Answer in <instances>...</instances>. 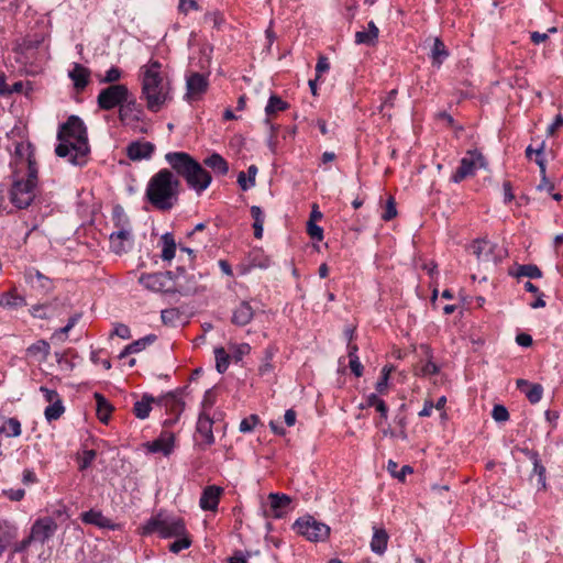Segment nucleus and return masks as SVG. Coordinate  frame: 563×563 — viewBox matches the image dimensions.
<instances>
[{
	"mask_svg": "<svg viewBox=\"0 0 563 563\" xmlns=\"http://www.w3.org/2000/svg\"><path fill=\"white\" fill-rule=\"evenodd\" d=\"M57 139L59 144L55 153L59 157H68V162L75 166H82L87 162L90 152L87 129L82 120L71 115L60 126Z\"/></svg>",
	"mask_w": 563,
	"mask_h": 563,
	"instance_id": "nucleus-1",
	"label": "nucleus"
},
{
	"mask_svg": "<svg viewBox=\"0 0 563 563\" xmlns=\"http://www.w3.org/2000/svg\"><path fill=\"white\" fill-rule=\"evenodd\" d=\"M180 181L172 170L163 168L153 175L147 184L145 196L148 202L158 210H170L177 202Z\"/></svg>",
	"mask_w": 563,
	"mask_h": 563,
	"instance_id": "nucleus-2",
	"label": "nucleus"
},
{
	"mask_svg": "<svg viewBox=\"0 0 563 563\" xmlns=\"http://www.w3.org/2000/svg\"><path fill=\"white\" fill-rule=\"evenodd\" d=\"M158 60H150L142 69V97L152 112H157L169 99V82L161 71Z\"/></svg>",
	"mask_w": 563,
	"mask_h": 563,
	"instance_id": "nucleus-3",
	"label": "nucleus"
},
{
	"mask_svg": "<svg viewBox=\"0 0 563 563\" xmlns=\"http://www.w3.org/2000/svg\"><path fill=\"white\" fill-rule=\"evenodd\" d=\"M186 530L183 518L168 515L164 511L152 516L141 527L142 536L158 533V536L164 539L178 538V536H184Z\"/></svg>",
	"mask_w": 563,
	"mask_h": 563,
	"instance_id": "nucleus-4",
	"label": "nucleus"
},
{
	"mask_svg": "<svg viewBox=\"0 0 563 563\" xmlns=\"http://www.w3.org/2000/svg\"><path fill=\"white\" fill-rule=\"evenodd\" d=\"M486 165L487 162L478 150H468L466 155L461 159L460 166L452 175L451 180L459 184L465 178L474 176L478 168H486Z\"/></svg>",
	"mask_w": 563,
	"mask_h": 563,
	"instance_id": "nucleus-5",
	"label": "nucleus"
},
{
	"mask_svg": "<svg viewBox=\"0 0 563 563\" xmlns=\"http://www.w3.org/2000/svg\"><path fill=\"white\" fill-rule=\"evenodd\" d=\"M294 529L311 542L324 541L330 534V527L311 516L296 520Z\"/></svg>",
	"mask_w": 563,
	"mask_h": 563,
	"instance_id": "nucleus-6",
	"label": "nucleus"
},
{
	"mask_svg": "<svg viewBox=\"0 0 563 563\" xmlns=\"http://www.w3.org/2000/svg\"><path fill=\"white\" fill-rule=\"evenodd\" d=\"M128 97H130L128 87L122 84H114L99 92L97 103L100 109L109 111L126 101Z\"/></svg>",
	"mask_w": 563,
	"mask_h": 563,
	"instance_id": "nucleus-7",
	"label": "nucleus"
},
{
	"mask_svg": "<svg viewBox=\"0 0 563 563\" xmlns=\"http://www.w3.org/2000/svg\"><path fill=\"white\" fill-rule=\"evenodd\" d=\"M144 288L155 292H173L175 285L172 278V273H153L142 274L139 278Z\"/></svg>",
	"mask_w": 563,
	"mask_h": 563,
	"instance_id": "nucleus-8",
	"label": "nucleus"
},
{
	"mask_svg": "<svg viewBox=\"0 0 563 563\" xmlns=\"http://www.w3.org/2000/svg\"><path fill=\"white\" fill-rule=\"evenodd\" d=\"M35 198V187L24 181V179H16L13 181L10 189V200L19 209L27 208Z\"/></svg>",
	"mask_w": 563,
	"mask_h": 563,
	"instance_id": "nucleus-9",
	"label": "nucleus"
},
{
	"mask_svg": "<svg viewBox=\"0 0 563 563\" xmlns=\"http://www.w3.org/2000/svg\"><path fill=\"white\" fill-rule=\"evenodd\" d=\"M58 525L56 520L49 516L37 518L30 529L31 539L34 542L44 544L56 533Z\"/></svg>",
	"mask_w": 563,
	"mask_h": 563,
	"instance_id": "nucleus-10",
	"label": "nucleus"
},
{
	"mask_svg": "<svg viewBox=\"0 0 563 563\" xmlns=\"http://www.w3.org/2000/svg\"><path fill=\"white\" fill-rule=\"evenodd\" d=\"M156 404L164 407L167 411L175 415V418L165 420V426H172L174 424L180 413L184 410L185 401L183 399V391L176 390L168 393L159 398L156 399Z\"/></svg>",
	"mask_w": 563,
	"mask_h": 563,
	"instance_id": "nucleus-11",
	"label": "nucleus"
},
{
	"mask_svg": "<svg viewBox=\"0 0 563 563\" xmlns=\"http://www.w3.org/2000/svg\"><path fill=\"white\" fill-rule=\"evenodd\" d=\"M188 173L189 174L185 176V180L187 185L197 194L205 191L211 184L212 178L210 173L205 169L198 162H196V166L190 168Z\"/></svg>",
	"mask_w": 563,
	"mask_h": 563,
	"instance_id": "nucleus-12",
	"label": "nucleus"
},
{
	"mask_svg": "<svg viewBox=\"0 0 563 563\" xmlns=\"http://www.w3.org/2000/svg\"><path fill=\"white\" fill-rule=\"evenodd\" d=\"M269 506L264 508L265 517L283 518L290 509L291 498L286 494L271 493Z\"/></svg>",
	"mask_w": 563,
	"mask_h": 563,
	"instance_id": "nucleus-13",
	"label": "nucleus"
},
{
	"mask_svg": "<svg viewBox=\"0 0 563 563\" xmlns=\"http://www.w3.org/2000/svg\"><path fill=\"white\" fill-rule=\"evenodd\" d=\"M166 162L177 173L185 178L190 168L196 166V159L185 152H169L165 155Z\"/></svg>",
	"mask_w": 563,
	"mask_h": 563,
	"instance_id": "nucleus-14",
	"label": "nucleus"
},
{
	"mask_svg": "<svg viewBox=\"0 0 563 563\" xmlns=\"http://www.w3.org/2000/svg\"><path fill=\"white\" fill-rule=\"evenodd\" d=\"M213 420L205 412L199 415L196 432L201 438L198 445L202 449L210 446L214 443V437L212 432Z\"/></svg>",
	"mask_w": 563,
	"mask_h": 563,
	"instance_id": "nucleus-15",
	"label": "nucleus"
},
{
	"mask_svg": "<svg viewBox=\"0 0 563 563\" xmlns=\"http://www.w3.org/2000/svg\"><path fill=\"white\" fill-rule=\"evenodd\" d=\"M155 146L151 142L135 141L126 147V155L132 161L147 159L152 156Z\"/></svg>",
	"mask_w": 563,
	"mask_h": 563,
	"instance_id": "nucleus-16",
	"label": "nucleus"
},
{
	"mask_svg": "<svg viewBox=\"0 0 563 563\" xmlns=\"http://www.w3.org/2000/svg\"><path fill=\"white\" fill-rule=\"evenodd\" d=\"M223 489L216 485L207 486L200 497L199 505L203 510L214 511L218 508Z\"/></svg>",
	"mask_w": 563,
	"mask_h": 563,
	"instance_id": "nucleus-17",
	"label": "nucleus"
},
{
	"mask_svg": "<svg viewBox=\"0 0 563 563\" xmlns=\"http://www.w3.org/2000/svg\"><path fill=\"white\" fill-rule=\"evenodd\" d=\"M174 440V433L164 431L156 440L147 443V450L152 453L162 452L164 455H168L173 451Z\"/></svg>",
	"mask_w": 563,
	"mask_h": 563,
	"instance_id": "nucleus-18",
	"label": "nucleus"
},
{
	"mask_svg": "<svg viewBox=\"0 0 563 563\" xmlns=\"http://www.w3.org/2000/svg\"><path fill=\"white\" fill-rule=\"evenodd\" d=\"M254 317V310L249 301H242L234 310L232 314V323L239 327L249 324Z\"/></svg>",
	"mask_w": 563,
	"mask_h": 563,
	"instance_id": "nucleus-19",
	"label": "nucleus"
},
{
	"mask_svg": "<svg viewBox=\"0 0 563 563\" xmlns=\"http://www.w3.org/2000/svg\"><path fill=\"white\" fill-rule=\"evenodd\" d=\"M208 80L199 74L194 73L187 78V96L188 98H196L207 90Z\"/></svg>",
	"mask_w": 563,
	"mask_h": 563,
	"instance_id": "nucleus-20",
	"label": "nucleus"
},
{
	"mask_svg": "<svg viewBox=\"0 0 563 563\" xmlns=\"http://www.w3.org/2000/svg\"><path fill=\"white\" fill-rule=\"evenodd\" d=\"M141 109L136 103V100L131 96L126 98V101L119 106V119L122 122L128 120H140Z\"/></svg>",
	"mask_w": 563,
	"mask_h": 563,
	"instance_id": "nucleus-21",
	"label": "nucleus"
},
{
	"mask_svg": "<svg viewBox=\"0 0 563 563\" xmlns=\"http://www.w3.org/2000/svg\"><path fill=\"white\" fill-rule=\"evenodd\" d=\"M18 536L15 526L8 521H0V556Z\"/></svg>",
	"mask_w": 563,
	"mask_h": 563,
	"instance_id": "nucleus-22",
	"label": "nucleus"
},
{
	"mask_svg": "<svg viewBox=\"0 0 563 563\" xmlns=\"http://www.w3.org/2000/svg\"><path fill=\"white\" fill-rule=\"evenodd\" d=\"M81 520L85 523L93 525L99 528H109V529L114 528V525L111 522V520L109 518L103 516L101 511L93 510V509L82 512Z\"/></svg>",
	"mask_w": 563,
	"mask_h": 563,
	"instance_id": "nucleus-23",
	"label": "nucleus"
},
{
	"mask_svg": "<svg viewBox=\"0 0 563 563\" xmlns=\"http://www.w3.org/2000/svg\"><path fill=\"white\" fill-rule=\"evenodd\" d=\"M69 77L74 81L75 88L77 90H82L88 85L90 70L80 64H75L73 69L69 71Z\"/></svg>",
	"mask_w": 563,
	"mask_h": 563,
	"instance_id": "nucleus-24",
	"label": "nucleus"
},
{
	"mask_svg": "<svg viewBox=\"0 0 563 563\" xmlns=\"http://www.w3.org/2000/svg\"><path fill=\"white\" fill-rule=\"evenodd\" d=\"M389 536L384 528H374V533L371 540V550L383 555L387 549Z\"/></svg>",
	"mask_w": 563,
	"mask_h": 563,
	"instance_id": "nucleus-25",
	"label": "nucleus"
},
{
	"mask_svg": "<svg viewBox=\"0 0 563 563\" xmlns=\"http://www.w3.org/2000/svg\"><path fill=\"white\" fill-rule=\"evenodd\" d=\"M530 459L533 463V470H532L530 479L533 481V478L537 477V484H536L537 488L545 489V487H547L545 467L542 465L537 452H532L530 454Z\"/></svg>",
	"mask_w": 563,
	"mask_h": 563,
	"instance_id": "nucleus-26",
	"label": "nucleus"
},
{
	"mask_svg": "<svg viewBox=\"0 0 563 563\" xmlns=\"http://www.w3.org/2000/svg\"><path fill=\"white\" fill-rule=\"evenodd\" d=\"M379 30L376 24L371 21L368 22L367 31H358L355 33V43L365 45H375L378 37Z\"/></svg>",
	"mask_w": 563,
	"mask_h": 563,
	"instance_id": "nucleus-27",
	"label": "nucleus"
},
{
	"mask_svg": "<svg viewBox=\"0 0 563 563\" xmlns=\"http://www.w3.org/2000/svg\"><path fill=\"white\" fill-rule=\"evenodd\" d=\"M156 402V398L148 394H144L140 400L134 404L133 413L139 419H146L152 410V404Z\"/></svg>",
	"mask_w": 563,
	"mask_h": 563,
	"instance_id": "nucleus-28",
	"label": "nucleus"
},
{
	"mask_svg": "<svg viewBox=\"0 0 563 563\" xmlns=\"http://www.w3.org/2000/svg\"><path fill=\"white\" fill-rule=\"evenodd\" d=\"M471 251L478 261L489 262L493 252V244L485 240H477L471 245Z\"/></svg>",
	"mask_w": 563,
	"mask_h": 563,
	"instance_id": "nucleus-29",
	"label": "nucleus"
},
{
	"mask_svg": "<svg viewBox=\"0 0 563 563\" xmlns=\"http://www.w3.org/2000/svg\"><path fill=\"white\" fill-rule=\"evenodd\" d=\"M203 164L219 175H227L229 172L228 162L218 153H213L203 159Z\"/></svg>",
	"mask_w": 563,
	"mask_h": 563,
	"instance_id": "nucleus-30",
	"label": "nucleus"
},
{
	"mask_svg": "<svg viewBox=\"0 0 563 563\" xmlns=\"http://www.w3.org/2000/svg\"><path fill=\"white\" fill-rule=\"evenodd\" d=\"M49 350L51 346L46 341L38 340L27 347L26 354L38 362H43L47 358Z\"/></svg>",
	"mask_w": 563,
	"mask_h": 563,
	"instance_id": "nucleus-31",
	"label": "nucleus"
},
{
	"mask_svg": "<svg viewBox=\"0 0 563 563\" xmlns=\"http://www.w3.org/2000/svg\"><path fill=\"white\" fill-rule=\"evenodd\" d=\"M156 335L148 334L140 340H136L132 342L131 344L126 345L125 349L120 353L119 357L123 358L129 354L139 353L142 350H144L147 345L155 342Z\"/></svg>",
	"mask_w": 563,
	"mask_h": 563,
	"instance_id": "nucleus-32",
	"label": "nucleus"
},
{
	"mask_svg": "<svg viewBox=\"0 0 563 563\" xmlns=\"http://www.w3.org/2000/svg\"><path fill=\"white\" fill-rule=\"evenodd\" d=\"M288 107L289 104L286 101L282 100L280 97H278L277 95H272L265 107V113L267 115L265 122L269 124V117L274 115L277 112L285 111L286 109H288Z\"/></svg>",
	"mask_w": 563,
	"mask_h": 563,
	"instance_id": "nucleus-33",
	"label": "nucleus"
},
{
	"mask_svg": "<svg viewBox=\"0 0 563 563\" xmlns=\"http://www.w3.org/2000/svg\"><path fill=\"white\" fill-rule=\"evenodd\" d=\"M430 56L432 59V65L438 67H440L444 59L449 56V52L444 43L439 37H435L433 41Z\"/></svg>",
	"mask_w": 563,
	"mask_h": 563,
	"instance_id": "nucleus-34",
	"label": "nucleus"
},
{
	"mask_svg": "<svg viewBox=\"0 0 563 563\" xmlns=\"http://www.w3.org/2000/svg\"><path fill=\"white\" fill-rule=\"evenodd\" d=\"M97 402V416L102 423H107L113 410L112 405L99 393L95 394Z\"/></svg>",
	"mask_w": 563,
	"mask_h": 563,
	"instance_id": "nucleus-35",
	"label": "nucleus"
},
{
	"mask_svg": "<svg viewBox=\"0 0 563 563\" xmlns=\"http://www.w3.org/2000/svg\"><path fill=\"white\" fill-rule=\"evenodd\" d=\"M162 258L163 261H172L176 253V242L170 233H165L161 238Z\"/></svg>",
	"mask_w": 563,
	"mask_h": 563,
	"instance_id": "nucleus-36",
	"label": "nucleus"
},
{
	"mask_svg": "<svg viewBox=\"0 0 563 563\" xmlns=\"http://www.w3.org/2000/svg\"><path fill=\"white\" fill-rule=\"evenodd\" d=\"M372 406H376V410L380 413L382 419H387L388 407L376 394L368 395L365 402L360 405V408L365 409Z\"/></svg>",
	"mask_w": 563,
	"mask_h": 563,
	"instance_id": "nucleus-37",
	"label": "nucleus"
},
{
	"mask_svg": "<svg viewBox=\"0 0 563 563\" xmlns=\"http://www.w3.org/2000/svg\"><path fill=\"white\" fill-rule=\"evenodd\" d=\"M25 305H26V302H25L24 297L20 296L15 291H10V292L0 295V306L1 307L13 309V308L22 307Z\"/></svg>",
	"mask_w": 563,
	"mask_h": 563,
	"instance_id": "nucleus-38",
	"label": "nucleus"
},
{
	"mask_svg": "<svg viewBox=\"0 0 563 563\" xmlns=\"http://www.w3.org/2000/svg\"><path fill=\"white\" fill-rule=\"evenodd\" d=\"M510 275L516 277H529V278H541L542 272L534 264L519 265L515 272H510Z\"/></svg>",
	"mask_w": 563,
	"mask_h": 563,
	"instance_id": "nucleus-39",
	"label": "nucleus"
},
{
	"mask_svg": "<svg viewBox=\"0 0 563 563\" xmlns=\"http://www.w3.org/2000/svg\"><path fill=\"white\" fill-rule=\"evenodd\" d=\"M251 216L254 219L253 229L254 236L256 239H262L263 236V225H264V212L258 206L251 207Z\"/></svg>",
	"mask_w": 563,
	"mask_h": 563,
	"instance_id": "nucleus-40",
	"label": "nucleus"
},
{
	"mask_svg": "<svg viewBox=\"0 0 563 563\" xmlns=\"http://www.w3.org/2000/svg\"><path fill=\"white\" fill-rule=\"evenodd\" d=\"M387 471L390 473V475L401 482L405 481L407 474H411L413 472L412 467L409 465H404L401 468H398V464L389 460L387 463Z\"/></svg>",
	"mask_w": 563,
	"mask_h": 563,
	"instance_id": "nucleus-41",
	"label": "nucleus"
},
{
	"mask_svg": "<svg viewBox=\"0 0 563 563\" xmlns=\"http://www.w3.org/2000/svg\"><path fill=\"white\" fill-rule=\"evenodd\" d=\"M0 433L7 437H19L21 434V423L16 418H9L1 427Z\"/></svg>",
	"mask_w": 563,
	"mask_h": 563,
	"instance_id": "nucleus-42",
	"label": "nucleus"
},
{
	"mask_svg": "<svg viewBox=\"0 0 563 563\" xmlns=\"http://www.w3.org/2000/svg\"><path fill=\"white\" fill-rule=\"evenodd\" d=\"M65 411V408L63 406V401L62 399L60 400H56L55 402H52L49 404L45 411H44V415H45V418L47 421H54V420H57L58 418H60V416L64 413Z\"/></svg>",
	"mask_w": 563,
	"mask_h": 563,
	"instance_id": "nucleus-43",
	"label": "nucleus"
},
{
	"mask_svg": "<svg viewBox=\"0 0 563 563\" xmlns=\"http://www.w3.org/2000/svg\"><path fill=\"white\" fill-rule=\"evenodd\" d=\"M216 367L219 373H224L229 367V354L224 347H217L214 350Z\"/></svg>",
	"mask_w": 563,
	"mask_h": 563,
	"instance_id": "nucleus-44",
	"label": "nucleus"
},
{
	"mask_svg": "<svg viewBox=\"0 0 563 563\" xmlns=\"http://www.w3.org/2000/svg\"><path fill=\"white\" fill-rule=\"evenodd\" d=\"M176 540L169 544V551L177 554L180 551L188 549L191 545V539L186 531L184 536H178V538H175Z\"/></svg>",
	"mask_w": 563,
	"mask_h": 563,
	"instance_id": "nucleus-45",
	"label": "nucleus"
},
{
	"mask_svg": "<svg viewBox=\"0 0 563 563\" xmlns=\"http://www.w3.org/2000/svg\"><path fill=\"white\" fill-rule=\"evenodd\" d=\"M180 311L177 308L164 309L161 312V318L164 324L175 325L180 320Z\"/></svg>",
	"mask_w": 563,
	"mask_h": 563,
	"instance_id": "nucleus-46",
	"label": "nucleus"
},
{
	"mask_svg": "<svg viewBox=\"0 0 563 563\" xmlns=\"http://www.w3.org/2000/svg\"><path fill=\"white\" fill-rule=\"evenodd\" d=\"M543 148H544V144L542 143L540 148L536 150V154H537V159H536V163L538 164V166L540 167V174H541V181L540 184L538 185V189L541 190L543 188V185L544 184H548V177H547V169H545V162L544 159L542 158V153H543Z\"/></svg>",
	"mask_w": 563,
	"mask_h": 563,
	"instance_id": "nucleus-47",
	"label": "nucleus"
},
{
	"mask_svg": "<svg viewBox=\"0 0 563 563\" xmlns=\"http://www.w3.org/2000/svg\"><path fill=\"white\" fill-rule=\"evenodd\" d=\"M526 397L531 404H537L541 400L543 388L540 384H531L527 390H525Z\"/></svg>",
	"mask_w": 563,
	"mask_h": 563,
	"instance_id": "nucleus-48",
	"label": "nucleus"
},
{
	"mask_svg": "<svg viewBox=\"0 0 563 563\" xmlns=\"http://www.w3.org/2000/svg\"><path fill=\"white\" fill-rule=\"evenodd\" d=\"M203 21L210 24L213 29L220 30L224 23V18L220 12H209L205 14Z\"/></svg>",
	"mask_w": 563,
	"mask_h": 563,
	"instance_id": "nucleus-49",
	"label": "nucleus"
},
{
	"mask_svg": "<svg viewBox=\"0 0 563 563\" xmlns=\"http://www.w3.org/2000/svg\"><path fill=\"white\" fill-rule=\"evenodd\" d=\"M37 167L36 163L31 158V156L27 157V175L26 179H24L25 183L34 186L36 188L37 185Z\"/></svg>",
	"mask_w": 563,
	"mask_h": 563,
	"instance_id": "nucleus-50",
	"label": "nucleus"
},
{
	"mask_svg": "<svg viewBox=\"0 0 563 563\" xmlns=\"http://www.w3.org/2000/svg\"><path fill=\"white\" fill-rule=\"evenodd\" d=\"M391 369H393L391 367H387V366L383 367L380 378L376 383V390L379 394L385 393V390L387 389L389 374H390Z\"/></svg>",
	"mask_w": 563,
	"mask_h": 563,
	"instance_id": "nucleus-51",
	"label": "nucleus"
},
{
	"mask_svg": "<svg viewBox=\"0 0 563 563\" xmlns=\"http://www.w3.org/2000/svg\"><path fill=\"white\" fill-rule=\"evenodd\" d=\"M122 76V71L120 68L112 66L107 70L106 76L100 80V82L112 84L117 82Z\"/></svg>",
	"mask_w": 563,
	"mask_h": 563,
	"instance_id": "nucleus-52",
	"label": "nucleus"
},
{
	"mask_svg": "<svg viewBox=\"0 0 563 563\" xmlns=\"http://www.w3.org/2000/svg\"><path fill=\"white\" fill-rule=\"evenodd\" d=\"M96 456H97V453L95 450L84 451L82 456L79 457V470L84 471V470L88 468L91 465V463L93 462V460L96 459Z\"/></svg>",
	"mask_w": 563,
	"mask_h": 563,
	"instance_id": "nucleus-53",
	"label": "nucleus"
},
{
	"mask_svg": "<svg viewBox=\"0 0 563 563\" xmlns=\"http://www.w3.org/2000/svg\"><path fill=\"white\" fill-rule=\"evenodd\" d=\"M492 416L497 422H505L509 419V412L503 405H495L492 411Z\"/></svg>",
	"mask_w": 563,
	"mask_h": 563,
	"instance_id": "nucleus-54",
	"label": "nucleus"
},
{
	"mask_svg": "<svg viewBox=\"0 0 563 563\" xmlns=\"http://www.w3.org/2000/svg\"><path fill=\"white\" fill-rule=\"evenodd\" d=\"M438 372L439 367L432 361H428L422 366L416 368V374L420 376H429Z\"/></svg>",
	"mask_w": 563,
	"mask_h": 563,
	"instance_id": "nucleus-55",
	"label": "nucleus"
},
{
	"mask_svg": "<svg viewBox=\"0 0 563 563\" xmlns=\"http://www.w3.org/2000/svg\"><path fill=\"white\" fill-rule=\"evenodd\" d=\"M258 420L260 419L256 415H251L247 418H244L240 423V431L243 433L251 432L257 424Z\"/></svg>",
	"mask_w": 563,
	"mask_h": 563,
	"instance_id": "nucleus-56",
	"label": "nucleus"
},
{
	"mask_svg": "<svg viewBox=\"0 0 563 563\" xmlns=\"http://www.w3.org/2000/svg\"><path fill=\"white\" fill-rule=\"evenodd\" d=\"M397 93H398L397 90L393 89L391 91H389V93L385 98L384 102L380 106V112H383L384 115H388V117L391 115L389 112H387V110L389 108L394 107V102H395Z\"/></svg>",
	"mask_w": 563,
	"mask_h": 563,
	"instance_id": "nucleus-57",
	"label": "nucleus"
},
{
	"mask_svg": "<svg viewBox=\"0 0 563 563\" xmlns=\"http://www.w3.org/2000/svg\"><path fill=\"white\" fill-rule=\"evenodd\" d=\"M307 232L311 239H314L317 241H322L323 239V230L321 227L317 225L316 222L308 221Z\"/></svg>",
	"mask_w": 563,
	"mask_h": 563,
	"instance_id": "nucleus-58",
	"label": "nucleus"
},
{
	"mask_svg": "<svg viewBox=\"0 0 563 563\" xmlns=\"http://www.w3.org/2000/svg\"><path fill=\"white\" fill-rule=\"evenodd\" d=\"M397 216L396 202L393 197L387 200L385 212L382 214L383 220L390 221Z\"/></svg>",
	"mask_w": 563,
	"mask_h": 563,
	"instance_id": "nucleus-59",
	"label": "nucleus"
},
{
	"mask_svg": "<svg viewBox=\"0 0 563 563\" xmlns=\"http://www.w3.org/2000/svg\"><path fill=\"white\" fill-rule=\"evenodd\" d=\"M33 542H34V540L31 539V534H29L26 538H24L20 542H16L13 545L12 554L25 552L27 550V548L31 545V543H33Z\"/></svg>",
	"mask_w": 563,
	"mask_h": 563,
	"instance_id": "nucleus-60",
	"label": "nucleus"
},
{
	"mask_svg": "<svg viewBox=\"0 0 563 563\" xmlns=\"http://www.w3.org/2000/svg\"><path fill=\"white\" fill-rule=\"evenodd\" d=\"M40 391L43 394L45 401L49 404L62 399L58 393L54 389H48L47 387L41 386Z\"/></svg>",
	"mask_w": 563,
	"mask_h": 563,
	"instance_id": "nucleus-61",
	"label": "nucleus"
},
{
	"mask_svg": "<svg viewBox=\"0 0 563 563\" xmlns=\"http://www.w3.org/2000/svg\"><path fill=\"white\" fill-rule=\"evenodd\" d=\"M112 334H114L121 339H124V340L131 338V331H130L129 327L123 323H117L114 325Z\"/></svg>",
	"mask_w": 563,
	"mask_h": 563,
	"instance_id": "nucleus-62",
	"label": "nucleus"
},
{
	"mask_svg": "<svg viewBox=\"0 0 563 563\" xmlns=\"http://www.w3.org/2000/svg\"><path fill=\"white\" fill-rule=\"evenodd\" d=\"M349 366H350L352 373L356 377H361L362 376V374H363V365L361 364L358 356L351 357V360L349 362Z\"/></svg>",
	"mask_w": 563,
	"mask_h": 563,
	"instance_id": "nucleus-63",
	"label": "nucleus"
},
{
	"mask_svg": "<svg viewBox=\"0 0 563 563\" xmlns=\"http://www.w3.org/2000/svg\"><path fill=\"white\" fill-rule=\"evenodd\" d=\"M329 68H330V64H329L328 58L325 56H320L318 58V63L316 65L317 78H319L321 76V74L329 70Z\"/></svg>",
	"mask_w": 563,
	"mask_h": 563,
	"instance_id": "nucleus-64",
	"label": "nucleus"
}]
</instances>
